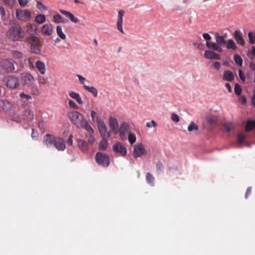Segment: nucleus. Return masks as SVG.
Returning <instances> with one entry per match:
<instances>
[{
  "mask_svg": "<svg viewBox=\"0 0 255 255\" xmlns=\"http://www.w3.org/2000/svg\"><path fill=\"white\" fill-rule=\"evenodd\" d=\"M68 117L71 122L78 128H83L85 130L93 131V128L89 124L87 121L81 115L78 111H72L68 114Z\"/></svg>",
  "mask_w": 255,
  "mask_h": 255,
  "instance_id": "nucleus-1",
  "label": "nucleus"
},
{
  "mask_svg": "<svg viewBox=\"0 0 255 255\" xmlns=\"http://www.w3.org/2000/svg\"><path fill=\"white\" fill-rule=\"evenodd\" d=\"M6 35L9 39L13 41H19L24 37V32L19 24H16L8 30Z\"/></svg>",
  "mask_w": 255,
  "mask_h": 255,
  "instance_id": "nucleus-2",
  "label": "nucleus"
},
{
  "mask_svg": "<svg viewBox=\"0 0 255 255\" xmlns=\"http://www.w3.org/2000/svg\"><path fill=\"white\" fill-rule=\"evenodd\" d=\"M226 36L221 35L218 33L215 34V38L216 42L212 41H206V44L207 47L209 49H212L217 52H221L223 49L221 46H223L226 43L225 39Z\"/></svg>",
  "mask_w": 255,
  "mask_h": 255,
  "instance_id": "nucleus-3",
  "label": "nucleus"
},
{
  "mask_svg": "<svg viewBox=\"0 0 255 255\" xmlns=\"http://www.w3.org/2000/svg\"><path fill=\"white\" fill-rule=\"evenodd\" d=\"M27 42L30 44V51L35 54L39 55L41 52L42 43L36 36H31L27 39Z\"/></svg>",
  "mask_w": 255,
  "mask_h": 255,
  "instance_id": "nucleus-4",
  "label": "nucleus"
},
{
  "mask_svg": "<svg viewBox=\"0 0 255 255\" xmlns=\"http://www.w3.org/2000/svg\"><path fill=\"white\" fill-rule=\"evenodd\" d=\"M14 65L12 61L6 59L0 61V74L4 75L13 72Z\"/></svg>",
  "mask_w": 255,
  "mask_h": 255,
  "instance_id": "nucleus-5",
  "label": "nucleus"
},
{
  "mask_svg": "<svg viewBox=\"0 0 255 255\" xmlns=\"http://www.w3.org/2000/svg\"><path fill=\"white\" fill-rule=\"evenodd\" d=\"M4 85L7 88L11 89H15L20 86L19 79L18 77L13 76H8L3 79Z\"/></svg>",
  "mask_w": 255,
  "mask_h": 255,
  "instance_id": "nucleus-6",
  "label": "nucleus"
},
{
  "mask_svg": "<svg viewBox=\"0 0 255 255\" xmlns=\"http://www.w3.org/2000/svg\"><path fill=\"white\" fill-rule=\"evenodd\" d=\"M15 15L18 20L23 21H28L31 18V12L28 9H16Z\"/></svg>",
  "mask_w": 255,
  "mask_h": 255,
  "instance_id": "nucleus-7",
  "label": "nucleus"
},
{
  "mask_svg": "<svg viewBox=\"0 0 255 255\" xmlns=\"http://www.w3.org/2000/svg\"><path fill=\"white\" fill-rule=\"evenodd\" d=\"M96 162L104 167H108L110 165L109 156L103 153L98 152L95 156Z\"/></svg>",
  "mask_w": 255,
  "mask_h": 255,
  "instance_id": "nucleus-8",
  "label": "nucleus"
},
{
  "mask_svg": "<svg viewBox=\"0 0 255 255\" xmlns=\"http://www.w3.org/2000/svg\"><path fill=\"white\" fill-rule=\"evenodd\" d=\"M20 80L23 86L30 87L33 84L34 79L29 73H23L20 75Z\"/></svg>",
  "mask_w": 255,
  "mask_h": 255,
  "instance_id": "nucleus-9",
  "label": "nucleus"
},
{
  "mask_svg": "<svg viewBox=\"0 0 255 255\" xmlns=\"http://www.w3.org/2000/svg\"><path fill=\"white\" fill-rule=\"evenodd\" d=\"M118 132L122 139H126L127 135L130 132L129 124L126 122H124L121 124L119 127Z\"/></svg>",
  "mask_w": 255,
  "mask_h": 255,
  "instance_id": "nucleus-10",
  "label": "nucleus"
},
{
  "mask_svg": "<svg viewBox=\"0 0 255 255\" xmlns=\"http://www.w3.org/2000/svg\"><path fill=\"white\" fill-rule=\"evenodd\" d=\"M146 153L147 151L142 143H138L134 146L133 156L134 158L141 157L143 155L146 154Z\"/></svg>",
  "mask_w": 255,
  "mask_h": 255,
  "instance_id": "nucleus-11",
  "label": "nucleus"
},
{
  "mask_svg": "<svg viewBox=\"0 0 255 255\" xmlns=\"http://www.w3.org/2000/svg\"><path fill=\"white\" fill-rule=\"evenodd\" d=\"M98 128L102 137H109L111 134L109 132H107V127L103 120L98 121Z\"/></svg>",
  "mask_w": 255,
  "mask_h": 255,
  "instance_id": "nucleus-12",
  "label": "nucleus"
},
{
  "mask_svg": "<svg viewBox=\"0 0 255 255\" xmlns=\"http://www.w3.org/2000/svg\"><path fill=\"white\" fill-rule=\"evenodd\" d=\"M113 150L115 152L119 153L122 155H126L127 152L126 147L120 142H117L113 146Z\"/></svg>",
  "mask_w": 255,
  "mask_h": 255,
  "instance_id": "nucleus-13",
  "label": "nucleus"
},
{
  "mask_svg": "<svg viewBox=\"0 0 255 255\" xmlns=\"http://www.w3.org/2000/svg\"><path fill=\"white\" fill-rule=\"evenodd\" d=\"M54 146L59 151H63L66 148V144L64 139L58 136L55 137Z\"/></svg>",
  "mask_w": 255,
  "mask_h": 255,
  "instance_id": "nucleus-14",
  "label": "nucleus"
},
{
  "mask_svg": "<svg viewBox=\"0 0 255 255\" xmlns=\"http://www.w3.org/2000/svg\"><path fill=\"white\" fill-rule=\"evenodd\" d=\"M125 14V11L120 10L118 11V18L117 22V29L122 33H124L123 28V16Z\"/></svg>",
  "mask_w": 255,
  "mask_h": 255,
  "instance_id": "nucleus-15",
  "label": "nucleus"
},
{
  "mask_svg": "<svg viewBox=\"0 0 255 255\" xmlns=\"http://www.w3.org/2000/svg\"><path fill=\"white\" fill-rule=\"evenodd\" d=\"M109 126L112 131L115 134L118 133L119 124L116 118L114 117L109 118Z\"/></svg>",
  "mask_w": 255,
  "mask_h": 255,
  "instance_id": "nucleus-16",
  "label": "nucleus"
},
{
  "mask_svg": "<svg viewBox=\"0 0 255 255\" xmlns=\"http://www.w3.org/2000/svg\"><path fill=\"white\" fill-rule=\"evenodd\" d=\"M233 36L238 44L241 46L245 45V41L243 39L242 33L240 31L237 30H235L234 32Z\"/></svg>",
  "mask_w": 255,
  "mask_h": 255,
  "instance_id": "nucleus-17",
  "label": "nucleus"
},
{
  "mask_svg": "<svg viewBox=\"0 0 255 255\" xmlns=\"http://www.w3.org/2000/svg\"><path fill=\"white\" fill-rule=\"evenodd\" d=\"M42 34L46 36H50L53 33V26L51 24H44L41 27Z\"/></svg>",
  "mask_w": 255,
  "mask_h": 255,
  "instance_id": "nucleus-18",
  "label": "nucleus"
},
{
  "mask_svg": "<svg viewBox=\"0 0 255 255\" xmlns=\"http://www.w3.org/2000/svg\"><path fill=\"white\" fill-rule=\"evenodd\" d=\"M55 137L50 134H46L44 137V142L47 147H51L54 145Z\"/></svg>",
  "mask_w": 255,
  "mask_h": 255,
  "instance_id": "nucleus-19",
  "label": "nucleus"
},
{
  "mask_svg": "<svg viewBox=\"0 0 255 255\" xmlns=\"http://www.w3.org/2000/svg\"><path fill=\"white\" fill-rule=\"evenodd\" d=\"M204 57L209 59L219 60L221 59L220 55L211 50H206L204 53Z\"/></svg>",
  "mask_w": 255,
  "mask_h": 255,
  "instance_id": "nucleus-20",
  "label": "nucleus"
},
{
  "mask_svg": "<svg viewBox=\"0 0 255 255\" xmlns=\"http://www.w3.org/2000/svg\"><path fill=\"white\" fill-rule=\"evenodd\" d=\"M60 13L64 15L66 17L68 18L72 22L77 23L79 21L78 18L75 17L72 13L65 10H60Z\"/></svg>",
  "mask_w": 255,
  "mask_h": 255,
  "instance_id": "nucleus-21",
  "label": "nucleus"
},
{
  "mask_svg": "<svg viewBox=\"0 0 255 255\" xmlns=\"http://www.w3.org/2000/svg\"><path fill=\"white\" fill-rule=\"evenodd\" d=\"M22 116L23 120L30 121L33 119L34 115L33 112L30 109H26L23 112Z\"/></svg>",
  "mask_w": 255,
  "mask_h": 255,
  "instance_id": "nucleus-22",
  "label": "nucleus"
},
{
  "mask_svg": "<svg viewBox=\"0 0 255 255\" xmlns=\"http://www.w3.org/2000/svg\"><path fill=\"white\" fill-rule=\"evenodd\" d=\"M38 30V26L34 23H28L26 26V31L31 35L36 34Z\"/></svg>",
  "mask_w": 255,
  "mask_h": 255,
  "instance_id": "nucleus-23",
  "label": "nucleus"
},
{
  "mask_svg": "<svg viewBox=\"0 0 255 255\" xmlns=\"http://www.w3.org/2000/svg\"><path fill=\"white\" fill-rule=\"evenodd\" d=\"M35 68H36L40 74L43 75L45 73L46 68L44 62L41 61H37L35 62Z\"/></svg>",
  "mask_w": 255,
  "mask_h": 255,
  "instance_id": "nucleus-24",
  "label": "nucleus"
},
{
  "mask_svg": "<svg viewBox=\"0 0 255 255\" xmlns=\"http://www.w3.org/2000/svg\"><path fill=\"white\" fill-rule=\"evenodd\" d=\"M69 95L71 98L74 99L79 104L82 105L83 103L79 94L73 91H71L69 93Z\"/></svg>",
  "mask_w": 255,
  "mask_h": 255,
  "instance_id": "nucleus-25",
  "label": "nucleus"
},
{
  "mask_svg": "<svg viewBox=\"0 0 255 255\" xmlns=\"http://www.w3.org/2000/svg\"><path fill=\"white\" fill-rule=\"evenodd\" d=\"M224 80L231 82L234 79V75L233 72L230 70L225 71L223 73Z\"/></svg>",
  "mask_w": 255,
  "mask_h": 255,
  "instance_id": "nucleus-26",
  "label": "nucleus"
},
{
  "mask_svg": "<svg viewBox=\"0 0 255 255\" xmlns=\"http://www.w3.org/2000/svg\"><path fill=\"white\" fill-rule=\"evenodd\" d=\"M78 147L83 151L88 149V144L84 140L79 138L77 140Z\"/></svg>",
  "mask_w": 255,
  "mask_h": 255,
  "instance_id": "nucleus-27",
  "label": "nucleus"
},
{
  "mask_svg": "<svg viewBox=\"0 0 255 255\" xmlns=\"http://www.w3.org/2000/svg\"><path fill=\"white\" fill-rule=\"evenodd\" d=\"M254 128H255V121L249 120L247 122L245 130L246 131L249 132L252 131Z\"/></svg>",
  "mask_w": 255,
  "mask_h": 255,
  "instance_id": "nucleus-28",
  "label": "nucleus"
},
{
  "mask_svg": "<svg viewBox=\"0 0 255 255\" xmlns=\"http://www.w3.org/2000/svg\"><path fill=\"white\" fill-rule=\"evenodd\" d=\"M103 139L100 142L99 144V149L101 150H106L108 146V142L106 139V137H102Z\"/></svg>",
  "mask_w": 255,
  "mask_h": 255,
  "instance_id": "nucleus-29",
  "label": "nucleus"
},
{
  "mask_svg": "<svg viewBox=\"0 0 255 255\" xmlns=\"http://www.w3.org/2000/svg\"><path fill=\"white\" fill-rule=\"evenodd\" d=\"M2 102V105L1 107L2 109L5 111V112H7L9 110L11 109L12 108V104L7 100H2L1 101Z\"/></svg>",
  "mask_w": 255,
  "mask_h": 255,
  "instance_id": "nucleus-30",
  "label": "nucleus"
},
{
  "mask_svg": "<svg viewBox=\"0 0 255 255\" xmlns=\"http://www.w3.org/2000/svg\"><path fill=\"white\" fill-rule=\"evenodd\" d=\"M86 130L88 132V133L85 134L86 138L90 144H93L95 142V139L92 135V133H94V131L93 130V131L92 132L89 130Z\"/></svg>",
  "mask_w": 255,
  "mask_h": 255,
  "instance_id": "nucleus-31",
  "label": "nucleus"
},
{
  "mask_svg": "<svg viewBox=\"0 0 255 255\" xmlns=\"http://www.w3.org/2000/svg\"><path fill=\"white\" fill-rule=\"evenodd\" d=\"M225 44L227 49H231L233 50H236L237 48L235 42L232 39H228L226 41Z\"/></svg>",
  "mask_w": 255,
  "mask_h": 255,
  "instance_id": "nucleus-32",
  "label": "nucleus"
},
{
  "mask_svg": "<svg viewBox=\"0 0 255 255\" xmlns=\"http://www.w3.org/2000/svg\"><path fill=\"white\" fill-rule=\"evenodd\" d=\"M83 87L86 90L92 94L95 97H97L98 91L95 87H89L86 85H84Z\"/></svg>",
  "mask_w": 255,
  "mask_h": 255,
  "instance_id": "nucleus-33",
  "label": "nucleus"
},
{
  "mask_svg": "<svg viewBox=\"0 0 255 255\" xmlns=\"http://www.w3.org/2000/svg\"><path fill=\"white\" fill-rule=\"evenodd\" d=\"M11 55L15 59L20 60L22 59L23 57V54L22 53L16 50L12 51L11 52Z\"/></svg>",
  "mask_w": 255,
  "mask_h": 255,
  "instance_id": "nucleus-34",
  "label": "nucleus"
},
{
  "mask_svg": "<svg viewBox=\"0 0 255 255\" xmlns=\"http://www.w3.org/2000/svg\"><path fill=\"white\" fill-rule=\"evenodd\" d=\"M46 21V17L42 14L36 16L34 21L38 24H42Z\"/></svg>",
  "mask_w": 255,
  "mask_h": 255,
  "instance_id": "nucleus-35",
  "label": "nucleus"
},
{
  "mask_svg": "<svg viewBox=\"0 0 255 255\" xmlns=\"http://www.w3.org/2000/svg\"><path fill=\"white\" fill-rule=\"evenodd\" d=\"M56 32L58 36L62 39L64 40L66 39V35L64 33L62 30L61 26L58 25L56 27Z\"/></svg>",
  "mask_w": 255,
  "mask_h": 255,
  "instance_id": "nucleus-36",
  "label": "nucleus"
},
{
  "mask_svg": "<svg viewBox=\"0 0 255 255\" xmlns=\"http://www.w3.org/2000/svg\"><path fill=\"white\" fill-rule=\"evenodd\" d=\"M146 181L151 186H154V177L150 172L146 174Z\"/></svg>",
  "mask_w": 255,
  "mask_h": 255,
  "instance_id": "nucleus-37",
  "label": "nucleus"
},
{
  "mask_svg": "<svg viewBox=\"0 0 255 255\" xmlns=\"http://www.w3.org/2000/svg\"><path fill=\"white\" fill-rule=\"evenodd\" d=\"M30 93L33 95L38 96L40 94L41 91L37 86H32L30 88Z\"/></svg>",
  "mask_w": 255,
  "mask_h": 255,
  "instance_id": "nucleus-38",
  "label": "nucleus"
},
{
  "mask_svg": "<svg viewBox=\"0 0 255 255\" xmlns=\"http://www.w3.org/2000/svg\"><path fill=\"white\" fill-rule=\"evenodd\" d=\"M234 59L237 65H239L240 66L242 65L243 59L239 55L237 54H235L234 56Z\"/></svg>",
  "mask_w": 255,
  "mask_h": 255,
  "instance_id": "nucleus-39",
  "label": "nucleus"
},
{
  "mask_svg": "<svg viewBox=\"0 0 255 255\" xmlns=\"http://www.w3.org/2000/svg\"><path fill=\"white\" fill-rule=\"evenodd\" d=\"M136 139L135 134L131 133V132L128 134V140L131 144H133L135 142Z\"/></svg>",
  "mask_w": 255,
  "mask_h": 255,
  "instance_id": "nucleus-40",
  "label": "nucleus"
},
{
  "mask_svg": "<svg viewBox=\"0 0 255 255\" xmlns=\"http://www.w3.org/2000/svg\"><path fill=\"white\" fill-rule=\"evenodd\" d=\"M199 129L198 126L195 124L193 122H192L190 125L188 127V130L190 132L193 130H198Z\"/></svg>",
  "mask_w": 255,
  "mask_h": 255,
  "instance_id": "nucleus-41",
  "label": "nucleus"
},
{
  "mask_svg": "<svg viewBox=\"0 0 255 255\" xmlns=\"http://www.w3.org/2000/svg\"><path fill=\"white\" fill-rule=\"evenodd\" d=\"M91 116L92 119V121L94 122L98 123V121H102L101 119H99L98 117L97 116V113L94 111H91Z\"/></svg>",
  "mask_w": 255,
  "mask_h": 255,
  "instance_id": "nucleus-42",
  "label": "nucleus"
},
{
  "mask_svg": "<svg viewBox=\"0 0 255 255\" xmlns=\"http://www.w3.org/2000/svg\"><path fill=\"white\" fill-rule=\"evenodd\" d=\"M37 81L39 84L45 85L47 83V79L43 76L38 75Z\"/></svg>",
  "mask_w": 255,
  "mask_h": 255,
  "instance_id": "nucleus-43",
  "label": "nucleus"
},
{
  "mask_svg": "<svg viewBox=\"0 0 255 255\" xmlns=\"http://www.w3.org/2000/svg\"><path fill=\"white\" fill-rule=\"evenodd\" d=\"M54 21L56 23L63 22L62 17L60 14H57L53 16Z\"/></svg>",
  "mask_w": 255,
  "mask_h": 255,
  "instance_id": "nucleus-44",
  "label": "nucleus"
},
{
  "mask_svg": "<svg viewBox=\"0 0 255 255\" xmlns=\"http://www.w3.org/2000/svg\"><path fill=\"white\" fill-rule=\"evenodd\" d=\"M248 37L251 44H253L255 42V34L253 32L250 31L249 32Z\"/></svg>",
  "mask_w": 255,
  "mask_h": 255,
  "instance_id": "nucleus-45",
  "label": "nucleus"
},
{
  "mask_svg": "<svg viewBox=\"0 0 255 255\" xmlns=\"http://www.w3.org/2000/svg\"><path fill=\"white\" fill-rule=\"evenodd\" d=\"M234 92H235V93L238 96H239L241 95V94L242 93V88L239 84H235V88H234Z\"/></svg>",
  "mask_w": 255,
  "mask_h": 255,
  "instance_id": "nucleus-46",
  "label": "nucleus"
},
{
  "mask_svg": "<svg viewBox=\"0 0 255 255\" xmlns=\"http://www.w3.org/2000/svg\"><path fill=\"white\" fill-rule=\"evenodd\" d=\"M163 169V165L161 161H158L156 163V170L157 173L161 172Z\"/></svg>",
  "mask_w": 255,
  "mask_h": 255,
  "instance_id": "nucleus-47",
  "label": "nucleus"
},
{
  "mask_svg": "<svg viewBox=\"0 0 255 255\" xmlns=\"http://www.w3.org/2000/svg\"><path fill=\"white\" fill-rule=\"evenodd\" d=\"M68 105L71 108L75 110H77L79 109V106L72 100H69Z\"/></svg>",
  "mask_w": 255,
  "mask_h": 255,
  "instance_id": "nucleus-48",
  "label": "nucleus"
},
{
  "mask_svg": "<svg viewBox=\"0 0 255 255\" xmlns=\"http://www.w3.org/2000/svg\"><path fill=\"white\" fill-rule=\"evenodd\" d=\"M245 135L242 133H239L238 135V142L240 144H242L245 138Z\"/></svg>",
  "mask_w": 255,
  "mask_h": 255,
  "instance_id": "nucleus-49",
  "label": "nucleus"
},
{
  "mask_svg": "<svg viewBox=\"0 0 255 255\" xmlns=\"http://www.w3.org/2000/svg\"><path fill=\"white\" fill-rule=\"evenodd\" d=\"M5 5L8 6H12L14 5L16 2L15 0H2Z\"/></svg>",
  "mask_w": 255,
  "mask_h": 255,
  "instance_id": "nucleus-50",
  "label": "nucleus"
},
{
  "mask_svg": "<svg viewBox=\"0 0 255 255\" xmlns=\"http://www.w3.org/2000/svg\"><path fill=\"white\" fill-rule=\"evenodd\" d=\"M224 127L226 131L229 132L232 130L233 125L231 123H228L224 125Z\"/></svg>",
  "mask_w": 255,
  "mask_h": 255,
  "instance_id": "nucleus-51",
  "label": "nucleus"
},
{
  "mask_svg": "<svg viewBox=\"0 0 255 255\" xmlns=\"http://www.w3.org/2000/svg\"><path fill=\"white\" fill-rule=\"evenodd\" d=\"M34 61H35V59L33 57H31L29 58L28 61L29 66L30 68H35Z\"/></svg>",
  "mask_w": 255,
  "mask_h": 255,
  "instance_id": "nucleus-52",
  "label": "nucleus"
},
{
  "mask_svg": "<svg viewBox=\"0 0 255 255\" xmlns=\"http://www.w3.org/2000/svg\"><path fill=\"white\" fill-rule=\"evenodd\" d=\"M171 119L173 121H174L176 123H177V122H179V121H180L179 116L176 114H175L174 113H173L171 114Z\"/></svg>",
  "mask_w": 255,
  "mask_h": 255,
  "instance_id": "nucleus-53",
  "label": "nucleus"
},
{
  "mask_svg": "<svg viewBox=\"0 0 255 255\" xmlns=\"http://www.w3.org/2000/svg\"><path fill=\"white\" fill-rule=\"evenodd\" d=\"M146 126L148 128L155 127L157 126V124L154 121H151V122L146 123Z\"/></svg>",
  "mask_w": 255,
  "mask_h": 255,
  "instance_id": "nucleus-54",
  "label": "nucleus"
},
{
  "mask_svg": "<svg viewBox=\"0 0 255 255\" xmlns=\"http://www.w3.org/2000/svg\"><path fill=\"white\" fill-rule=\"evenodd\" d=\"M19 97L21 99H26L27 100L32 99V97H31V96H30L29 95H27V94H25V93H24L23 92L19 94Z\"/></svg>",
  "mask_w": 255,
  "mask_h": 255,
  "instance_id": "nucleus-55",
  "label": "nucleus"
},
{
  "mask_svg": "<svg viewBox=\"0 0 255 255\" xmlns=\"http://www.w3.org/2000/svg\"><path fill=\"white\" fill-rule=\"evenodd\" d=\"M239 75L241 80L242 81L245 82L246 80L245 76L241 70H239Z\"/></svg>",
  "mask_w": 255,
  "mask_h": 255,
  "instance_id": "nucleus-56",
  "label": "nucleus"
},
{
  "mask_svg": "<svg viewBox=\"0 0 255 255\" xmlns=\"http://www.w3.org/2000/svg\"><path fill=\"white\" fill-rule=\"evenodd\" d=\"M18 3L21 6H25L28 3V0H18Z\"/></svg>",
  "mask_w": 255,
  "mask_h": 255,
  "instance_id": "nucleus-57",
  "label": "nucleus"
},
{
  "mask_svg": "<svg viewBox=\"0 0 255 255\" xmlns=\"http://www.w3.org/2000/svg\"><path fill=\"white\" fill-rule=\"evenodd\" d=\"M252 193V188L251 187H249L246 190V192L245 193V198L247 199L250 195H251Z\"/></svg>",
  "mask_w": 255,
  "mask_h": 255,
  "instance_id": "nucleus-58",
  "label": "nucleus"
},
{
  "mask_svg": "<svg viewBox=\"0 0 255 255\" xmlns=\"http://www.w3.org/2000/svg\"><path fill=\"white\" fill-rule=\"evenodd\" d=\"M36 7L40 10H43L45 9V6L40 1H37L36 4Z\"/></svg>",
  "mask_w": 255,
  "mask_h": 255,
  "instance_id": "nucleus-59",
  "label": "nucleus"
},
{
  "mask_svg": "<svg viewBox=\"0 0 255 255\" xmlns=\"http://www.w3.org/2000/svg\"><path fill=\"white\" fill-rule=\"evenodd\" d=\"M73 136L72 134H70L69 136V138L67 141V143L68 145L71 146L73 144Z\"/></svg>",
  "mask_w": 255,
  "mask_h": 255,
  "instance_id": "nucleus-60",
  "label": "nucleus"
},
{
  "mask_svg": "<svg viewBox=\"0 0 255 255\" xmlns=\"http://www.w3.org/2000/svg\"><path fill=\"white\" fill-rule=\"evenodd\" d=\"M203 37L205 39L207 40L206 41H210L209 40L211 39V36L207 33H204L203 34Z\"/></svg>",
  "mask_w": 255,
  "mask_h": 255,
  "instance_id": "nucleus-61",
  "label": "nucleus"
},
{
  "mask_svg": "<svg viewBox=\"0 0 255 255\" xmlns=\"http://www.w3.org/2000/svg\"><path fill=\"white\" fill-rule=\"evenodd\" d=\"M239 101L242 104H244L246 103L247 101L246 98L244 96H241L239 98Z\"/></svg>",
  "mask_w": 255,
  "mask_h": 255,
  "instance_id": "nucleus-62",
  "label": "nucleus"
},
{
  "mask_svg": "<svg viewBox=\"0 0 255 255\" xmlns=\"http://www.w3.org/2000/svg\"><path fill=\"white\" fill-rule=\"evenodd\" d=\"M77 77L79 78V81H80V83L81 84H84V82H85V81L86 80L85 78L84 77H83V76L80 75H78Z\"/></svg>",
  "mask_w": 255,
  "mask_h": 255,
  "instance_id": "nucleus-63",
  "label": "nucleus"
},
{
  "mask_svg": "<svg viewBox=\"0 0 255 255\" xmlns=\"http://www.w3.org/2000/svg\"><path fill=\"white\" fill-rule=\"evenodd\" d=\"M249 68L252 70L255 71V64L253 62H251L249 64Z\"/></svg>",
  "mask_w": 255,
  "mask_h": 255,
  "instance_id": "nucleus-64",
  "label": "nucleus"
}]
</instances>
